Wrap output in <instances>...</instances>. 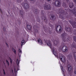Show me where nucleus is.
I'll use <instances>...</instances> for the list:
<instances>
[{"instance_id": "b1692460", "label": "nucleus", "mask_w": 76, "mask_h": 76, "mask_svg": "<svg viewBox=\"0 0 76 76\" xmlns=\"http://www.w3.org/2000/svg\"><path fill=\"white\" fill-rule=\"evenodd\" d=\"M59 58L60 59V60L61 61V62H63V58H62V56H60L59 57Z\"/></svg>"}, {"instance_id": "39448f33", "label": "nucleus", "mask_w": 76, "mask_h": 76, "mask_svg": "<svg viewBox=\"0 0 76 76\" xmlns=\"http://www.w3.org/2000/svg\"><path fill=\"white\" fill-rule=\"evenodd\" d=\"M69 22L71 24L73 28H76V22H73L71 20H69Z\"/></svg>"}, {"instance_id": "1a4fd4ad", "label": "nucleus", "mask_w": 76, "mask_h": 76, "mask_svg": "<svg viewBox=\"0 0 76 76\" xmlns=\"http://www.w3.org/2000/svg\"><path fill=\"white\" fill-rule=\"evenodd\" d=\"M50 18L51 20H56V17H55V15H52L50 16Z\"/></svg>"}, {"instance_id": "4c0bfd02", "label": "nucleus", "mask_w": 76, "mask_h": 76, "mask_svg": "<svg viewBox=\"0 0 76 76\" xmlns=\"http://www.w3.org/2000/svg\"><path fill=\"white\" fill-rule=\"evenodd\" d=\"M35 32L36 33L38 32V30L37 29H35Z\"/></svg>"}, {"instance_id": "603ef678", "label": "nucleus", "mask_w": 76, "mask_h": 76, "mask_svg": "<svg viewBox=\"0 0 76 76\" xmlns=\"http://www.w3.org/2000/svg\"><path fill=\"white\" fill-rule=\"evenodd\" d=\"M64 76H65V75H64Z\"/></svg>"}, {"instance_id": "5701e85b", "label": "nucleus", "mask_w": 76, "mask_h": 76, "mask_svg": "<svg viewBox=\"0 0 76 76\" xmlns=\"http://www.w3.org/2000/svg\"><path fill=\"white\" fill-rule=\"evenodd\" d=\"M62 6H63V7H66V3L64 2H63L62 4Z\"/></svg>"}, {"instance_id": "4be33fe9", "label": "nucleus", "mask_w": 76, "mask_h": 76, "mask_svg": "<svg viewBox=\"0 0 76 76\" xmlns=\"http://www.w3.org/2000/svg\"><path fill=\"white\" fill-rule=\"evenodd\" d=\"M25 42V40H23L21 41V46H22L23 45V44H24V43Z\"/></svg>"}, {"instance_id": "f257e3e1", "label": "nucleus", "mask_w": 76, "mask_h": 76, "mask_svg": "<svg viewBox=\"0 0 76 76\" xmlns=\"http://www.w3.org/2000/svg\"><path fill=\"white\" fill-rule=\"evenodd\" d=\"M64 10L65 11L63 10H61V11L60 10H59L58 11H57V13L59 15V18L61 19H62V20H64V18L63 16L61 15H65L66 16H65V18H67V17H68V16H67L68 15V13L67 12V9L65 8L64 9Z\"/></svg>"}, {"instance_id": "20e7f679", "label": "nucleus", "mask_w": 76, "mask_h": 76, "mask_svg": "<svg viewBox=\"0 0 76 76\" xmlns=\"http://www.w3.org/2000/svg\"><path fill=\"white\" fill-rule=\"evenodd\" d=\"M44 7L45 10H50L51 9V7L50 5L49 4H45L44 6Z\"/></svg>"}, {"instance_id": "58836bf2", "label": "nucleus", "mask_w": 76, "mask_h": 76, "mask_svg": "<svg viewBox=\"0 0 76 76\" xmlns=\"http://www.w3.org/2000/svg\"><path fill=\"white\" fill-rule=\"evenodd\" d=\"M61 69L62 70H63V66H61Z\"/></svg>"}, {"instance_id": "49530a36", "label": "nucleus", "mask_w": 76, "mask_h": 76, "mask_svg": "<svg viewBox=\"0 0 76 76\" xmlns=\"http://www.w3.org/2000/svg\"><path fill=\"white\" fill-rule=\"evenodd\" d=\"M3 29H6V28H3Z\"/></svg>"}, {"instance_id": "0eeeda50", "label": "nucleus", "mask_w": 76, "mask_h": 76, "mask_svg": "<svg viewBox=\"0 0 76 76\" xmlns=\"http://www.w3.org/2000/svg\"><path fill=\"white\" fill-rule=\"evenodd\" d=\"M55 4L56 7H59L60 5V2L58 1H56L55 3Z\"/></svg>"}, {"instance_id": "a18cd8bd", "label": "nucleus", "mask_w": 76, "mask_h": 76, "mask_svg": "<svg viewBox=\"0 0 76 76\" xmlns=\"http://www.w3.org/2000/svg\"><path fill=\"white\" fill-rule=\"evenodd\" d=\"M12 73H13V69H12Z\"/></svg>"}, {"instance_id": "cd10ccee", "label": "nucleus", "mask_w": 76, "mask_h": 76, "mask_svg": "<svg viewBox=\"0 0 76 76\" xmlns=\"http://www.w3.org/2000/svg\"><path fill=\"white\" fill-rule=\"evenodd\" d=\"M17 66H19V60H18V59H17Z\"/></svg>"}, {"instance_id": "79ce46f5", "label": "nucleus", "mask_w": 76, "mask_h": 76, "mask_svg": "<svg viewBox=\"0 0 76 76\" xmlns=\"http://www.w3.org/2000/svg\"><path fill=\"white\" fill-rule=\"evenodd\" d=\"M74 2L76 3V0H73Z\"/></svg>"}, {"instance_id": "6ab92c4d", "label": "nucleus", "mask_w": 76, "mask_h": 76, "mask_svg": "<svg viewBox=\"0 0 76 76\" xmlns=\"http://www.w3.org/2000/svg\"><path fill=\"white\" fill-rule=\"evenodd\" d=\"M19 13L20 15H21V16L23 15V12L22 10H20Z\"/></svg>"}, {"instance_id": "a211bd4d", "label": "nucleus", "mask_w": 76, "mask_h": 76, "mask_svg": "<svg viewBox=\"0 0 76 76\" xmlns=\"http://www.w3.org/2000/svg\"><path fill=\"white\" fill-rule=\"evenodd\" d=\"M73 6H74L73 4V3H71L69 5V7L70 9H72Z\"/></svg>"}, {"instance_id": "c85d7f7f", "label": "nucleus", "mask_w": 76, "mask_h": 76, "mask_svg": "<svg viewBox=\"0 0 76 76\" xmlns=\"http://www.w3.org/2000/svg\"><path fill=\"white\" fill-rule=\"evenodd\" d=\"M37 20L38 22H40V18L39 17H38V18H37Z\"/></svg>"}, {"instance_id": "423d86ee", "label": "nucleus", "mask_w": 76, "mask_h": 76, "mask_svg": "<svg viewBox=\"0 0 76 76\" xmlns=\"http://www.w3.org/2000/svg\"><path fill=\"white\" fill-rule=\"evenodd\" d=\"M62 51L64 52H67V47L66 46H64L62 48Z\"/></svg>"}, {"instance_id": "09e8293b", "label": "nucleus", "mask_w": 76, "mask_h": 76, "mask_svg": "<svg viewBox=\"0 0 76 76\" xmlns=\"http://www.w3.org/2000/svg\"><path fill=\"white\" fill-rule=\"evenodd\" d=\"M31 1H34V0H30Z\"/></svg>"}, {"instance_id": "2f4dec72", "label": "nucleus", "mask_w": 76, "mask_h": 76, "mask_svg": "<svg viewBox=\"0 0 76 76\" xmlns=\"http://www.w3.org/2000/svg\"><path fill=\"white\" fill-rule=\"evenodd\" d=\"M12 50L15 54H16V50L15 49H13Z\"/></svg>"}, {"instance_id": "9d476101", "label": "nucleus", "mask_w": 76, "mask_h": 76, "mask_svg": "<svg viewBox=\"0 0 76 76\" xmlns=\"http://www.w3.org/2000/svg\"><path fill=\"white\" fill-rule=\"evenodd\" d=\"M70 12H71V13H73V15L76 16V11L75 10H70Z\"/></svg>"}, {"instance_id": "ddd939ff", "label": "nucleus", "mask_w": 76, "mask_h": 76, "mask_svg": "<svg viewBox=\"0 0 76 76\" xmlns=\"http://www.w3.org/2000/svg\"><path fill=\"white\" fill-rule=\"evenodd\" d=\"M65 31H66L68 32H70L71 31V28L69 27H65Z\"/></svg>"}, {"instance_id": "dca6fc26", "label": "nucleus", "mask_w": 76, "mask_h": 76, "mask_svg": "<svg viewBox=\"0 0 76 76\" xmlns=\"http://www.w3.org/2000/svg\"><path fill=\"white\" fill-rule=\"evenodd\" d=\"M37 41L39 44H40L41 45L42 44V40L40 39H38L37 40Z\"/></svg>"}, {"instance_id": "8fccbe9b", "label": "nucleus", "mask_w": 76, "mask_h": 76, "mask_svg": "<svg viewBox=\"0 0 76 76\" xmlns=\"http://www.w3.org/2000/svg\"><path fill=\"white\" fill-rule=\"evenodd\" d=\"M54 0V1H56L57 0Z\"/></svg>"}, {"instance_id": "c9c22d12", "label": "nucleus", "mask_w": 76, "mask_h": 76, "mask_svg": "<svg viewBox=\"0 0 76 76\" xmlns=\"http://www.w3.org/2000/svg\"><path fill=\"white\" fill-rule=\"evenodd\" d=\"M3 72L4 75H6V72H5V71L4 70V69H3Z\"/></svg>"}, {"instance_id": "a19ab883", "label": "nucleus", "mask_w": 76, "mask_h": 76, "mask_svg": "<svg viewBox=\"0 0 76 76\" xmlns=\"http://www.w3.org/2000/svg\"><path fill=\"white\" fill-rule=\"evenodd\" d=\"M6 45H7V46L8 47H9V45H8V44H7V43H6Z\"/></svg>"}, {"instance_id": "bb28decb", "label": "nucleus", "mask_w": 76, "mask_h": 76, "mask_svg": "<svg viewBox=\"0 0 76 76\" xmlns=\"http://www.w3.org/2000/svg\"><path fill=\"white\" fill-rule=\"evenodd\" d=\"M62 31V28H61V26H60V28L59 30V32H61Z\"/></svg>"}, {"instance_id": "473e14b6", "label": "nucleus", "mask_w": 76, "mask_h": 76, "mask_svg": "<svg viewBox=\"0 0 76 76\" xmlns=\"http://www.w3.org/2000/svg\"><path fill=\"white\" fill-rule=\"evenodd\" d=\"M9 58H10V63H11V64H12V60L11 58L10 57Z\"/></svg>"}, {"instance_id": "393cba45", "label": "nucleus", "mask_w": 76, "mask_h": 76, "mask_svg": "<svg viewBox=\"0 0 76 76\" xmlns=\"http://www.w3.org/2000/svg\"><path fill=\"white\" fill-rule=\"evenodd\" d=\"M33 12H34V11H35V12H36V13H38V10L35 8H34V10H33Z\"/></svg>"}, {"instance_id": "f8f14e48", "label": "nucleus", "mask_w": 76, "mask_h": 76, "mask_svg": "<svg viewBox=\"0 0 76 76\" xmlns=\"http://www.w3.org/2000/svg\"><path fill=\"white\" fill-rule=\"evenodd\" d=\"M68 69L69 72H70L72 70V66L70 65H68Z\"/></svg>"}, {"instance_id": "2eb2a0df", "label": "nucleus", "mask_w": 76, "mask_h": 76, "mask_svg": "<svg viewBox=\"0 0 76 76\" xmlns=\"http://www.w3.org/2000/svg\"><path fill=\"white\" fill-rule=\"evenodd\" d=\"M27 28L28 30L31 31V29H32V26L30 25H27Z\"/></svg>"}, {"instance_id": "7c9ffc66", "label": "nucleus", "mask_w": 76, "mask_h": 76, "mask_svg": "<svg viewBox=\"0 0 76 76\" xmlns=\"http://www.w3.org/2000/svg\"><path fill=\"white\" fill-rule=\"evenodd\" d=\"M6 61L7 63L8 66H9V61L7 60H6Z\"/></svg>"}, {"instance_id": "9b49d317", "label": "nucleus", "mask_w": 76, "mask_h": 76, "mask_svg": "<svg viewBox=\"0 0 76 76\" xmlns=\"http://www.w3.org/2000/svg\"><path fill=\"white\" fill-rule=\"evenodd\" d=\"M24 7L25 9H28V8L29 7V5L27 3H25L24 5Z\"/></svg>"}, {"instance_id": "c03bdc74", "label": "nucleus", "mask_w": 76, "mask_h": 76, "mask_svg": "<svg viewBox=\"0 0 76 76\" xmlns=\"http://www.w3.org/2000/svg\"><path fill=\"white\" fill-rule=\"evenodd\" d=\"M66 1H67V3H68L69 1V0H66Z\"/></svg>"}, {"instance_id": "c756f323", "label": "nucleus", "mask_w": 76, "mask_h": 76, "mask_svg": "<svg viewBox=\"0 0 76 76\" xmlns=\"http://www.w3.org/2000/svg\"><path fill=\"white\" fill-rule=\"evenodd\" d=\"M73 40L76 42V36H74L73 37Z\"/></svg>"}, {"instance_id": "ea45409f", "label": "nucleus", "mask_w": 76, "mask_h": 76, "mask_svg": "<svg viewBox=\"0 0 76 76\" xmlns=\"http://www.w3.org/2000/svg\"><path fill=\"white\" fill-rule=\"evenodd\" d=\"M0 11L1 12V13L2 14L3 13V12H2V10H1V9L0 8Z\"/></svg>"}, {"instance_id": "aec40b11", "label": "nucleus", "mask_w": 76, "mask_h": 76, "mask_svg": "<svg viewBox=\"0 0 76 76\" xmlns=\"http://www.w3.org/2000/svg\"><path fill=\"white\" fill-rule=\"evenodd\" d=\"M53 53L54 54V55L56 56V57H57V55L56 54H57V52L56 51V50H53Z\"/></svg>"}, {"instance_id": "7ed1b4c3", "label": "nucleus", "mask_w": 76, "mask_h": 76, "mask_svg": "<svg viewBox=\"0 0 76 76\" xmlns=\"http://www.w3.org/2000/svg\"><path fill=\"white\" fill-rule=\"evenodd\" d=\"M43 11H42L41 13H42V14L43 15V16L42 17V20H45V23H48V20H47V19H46V15H45V14L43 13Z\"/></svg>"}, {"instance_id": "f3484780", "label": "nucleus", "mask_w": 76, "mask_h": 76, "mask_svg": "<svg viewBox=\"0 0 76 76\" xmlns=\"http://www.w3.org/2000/svg\"><path fill=\"white\" fill-rule=\"evenodd\" d=\"M72 55H69L67 56L68 59V60H72Z\"/></svg>"}, {"instance_id": "37998d69", "label": "nucleus", "mask_w": 76, "mask_h": 76, "mask_svg": "<svg viewBox=\"0 0 76 76\" xmlns=\"http://www.w3.org/2000/svg\"><path fill=\"white\" fill-rule=\"evenodd\" d=\"M47 1H51V0H47Z\"/></svg>"}, {"instance_id": "4468645a", "label": "nucleus", "mask_w": 76, "mask_h": 76, "mask_svg": "<svg viewBox=\"0 0 76 76\" xmlns=\"http://www.w3.org/2000/svg\"><path fill=\"white\" fill-rule=\"evenodd\" d=\"M47 44L48 46H49L50 47L51 49H52V46H53V45L51 43H50V42H48L47 43Z\"/></svg>"}, {"instance_id": "f704fd0d", "label": "nucleus", "mask_w": 76, "mask_h": 76, "mask_svg": "<svg viewBox=\"0 0 76 76\" xmlns=\"http://www.w3.org/2000/svg\"><path fill=\"white\" fill-rule=\"evenodd\" d=\"M54 42L55 44H58V42L56 40H55Z\"/></svg>"}, {"instance_id": "de8ad7c7", "label": "nucleus", "mask_w": 76, "mask_h": 76, "mask_svg": "<svg viewBox=\"0 0 76 76\" xmlns=\"http://www.w3.org/2000/svg\"><path fill=\"white\" fill-rule=\"evenodd\" d=\"M15 72H16V69H15Z\"/></svg>"}, {"instance_id": "6e6552de", "label": "nucleus", "mask_w": 76, "mask_h": 76, "mask_svg": "<svg viewBox=\"0 0 76 76\" xmlns=\"http://www.w3.org/2000/svg\"><path fill=\"white\" fill-rule=\"evenodd\" d=\"M71 49H73V48H75L76 49V44L75 43V42H73L72 44L71 45Z\"/></svg>"}, {"instance_id": "f03ea898", "label": "nucleus", "mask_w": 76, "mask_h": 76, "mask_svg": "<svg viewBox=\"0 0 76 76\" xmlns=\"http://www.w3.org/2000/svg\"><path fill=\"white\" fill-rule=\"evenodd\" d=\"M61 38H62V40L64 41V42L66 41V42H68L70 41V39L69 37H68L67 39H66V33H64L62 34H61Z\"/></svg>"}, {"instance_id": "864d4df0", "label": "nucleus", "mask_w": 76, "mask_h": 76, "mask_svg": "<svg viewBox=\"0 0 76 76\" xmlns=\"http://www.w3.org/2000/svg\"><path fill=\"white\" fill-rule=\"evenodd\" d=\"M4 31H5V30H4Z\"/></svg>"}, {"instance_id": "a878e982", "label": "nucleus", "mask_w": 76, "mask_h": 76, "mask_svg": "<svg viewBox=\"0 0 76 76\" xmlns=\"http://www.w3.org/2000/svg\"><path fill=\"white\" fill-rule=\"evenodd\" d=\"M40 1L41 2V3L42 4H44V2H45L44 0H40Z\"/></svg>"}, {"instance_id": "72a5a7b5", "label": "nucleus", "mask_w": 76, "mask_h": 76, "mask_svg": "<svg viewBox=\"0 0 76 76\" xmlns=\"http://www.w3.org/2000/svg\"><path fill=\"white\" fill-rule=\"evenodd\" d=\"M18 51L20 54H22V50H21L20 49H19Z\"/></svg>"}, {"instance_id": "e433bc0d", "label": "nucleus", "mask_w": 76, "mask_h": 76, "mask_svg": "<svg viewBox=\"0 0 76 76\" xmlns=\"http://www.w3.org/2000/svg\"><path fill=\"white\" fill-rule=\"evenodd\" d=\"M58 26H60L59 25H58V26H57L56 27V30H57V28H58Z\"/></svg>"}, {"instance_id": "412c9836", "label": "nucleus", "mask_w": 76, "mask_h": 76, "mask_svg": "<svg viewBox=\"0 0 76 76\" xmlns=\"http://www.w3.org/2000/svg\"><path fill=\"white\" fill-rule=\"evenodd\" d=\"M74 56V59L75 60L76 62V52H74L73 53Z\"/></svg>"}, {"instance_id": "3c124183", "label": "nucleus", "mask_w": 76, "mask_h": 76, "mask_svg": "<svg viewBox=\"0 0 76 76\" xmlns=\"http://www.w3.org/2000/svg\"><path fill=\"white\" fill-rule=\"evenodd\" d=\"M14 9H16V8L15 7Z\"/></svg>"}]
</instances>
